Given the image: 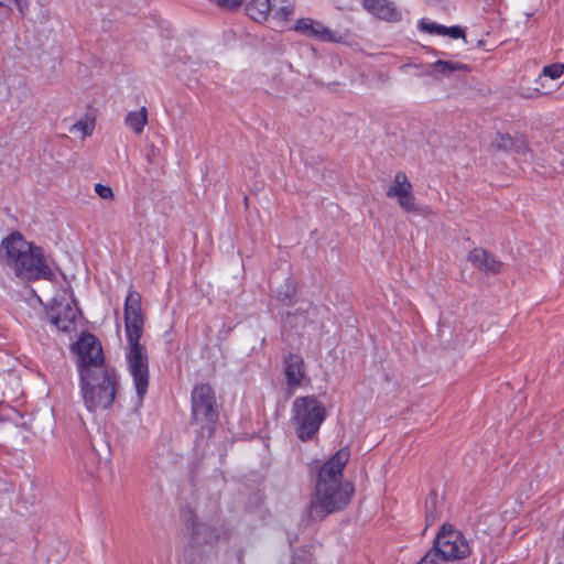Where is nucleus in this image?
<instances>
[{"mask_svg":"<svg viewBox=\"0 0 564 564\" xmlns=\"http://www.w3.org/2000/svg\"><path fill=\"white\" fill-rule=\"evenodd\" d=\"M349 457L348 448H340L319 468L307 511L311 520L321 521L350 502L354 487L350 482L343 481V469Z\"/></svg>","mask_w":564,"mask_h":564,"instance_id":"1","label":"nucleus"},{"mask_svg":"<svg viewBox=\"0 0 564 564\" xmlns=\"http://www.w3.org/2000/svg\"><path fill=\"white\" fill-rule=\"evenodd\" d=\"M143 324L141 295L130 289L124 301V330L127 339L124 360L126 369L135 389L137 406L142 405L150 381L148 350L145 346L140 344Z\"/></svg>","mask_w":564,"mask_h":564,"instance_id":"2","label":"nucleus"},{"mask_svg":"<svg viewBox=\"0 0 564 564\" xmlns=\"http://www.w3.org/2000/svg\"><path fill=\"white\" fill-rule=\"evenodd\" d=\"M1 248L2 263L18 278L26 281L55 279L42 248L26 241L19 232L4 238Z\"/></svg>","mask_w":564,"mask_h":564,"instance_id":"3","label":"nucleus"},{"mask_svg":"<svg viewBox=\"0 0 564 564\" xmlns=\"http://www.w3.org/2000/svg\"><path fill=\"white\" fill-rule=\"evenodd\" d=\"M79 375L80 394L85 408L89 412L111 408L119 383V377L111 366L86 369Z\"/></svg>","mask_w":564,"mask_h":564,"instance_id":"4","label":"nucleus"},{"mask_svg":"<svg viewBox=\"0 0 564 564\" xmlns=\"http://www.w3.org/2000/svg\"><path fill=\"white\" fill-rule=\"evenodd\" d=\"M325 420V408L313 395L299 397L292 404L291 421L297 437L303 441L313 440Z\"/></svg>","mask_w":564,"mask_h":564,"instance_id":"5","label":"nucleus"},{"mask_svg":"<svg viewBox=\"0 0 564 564\" xmlns=\"http://www.w3.org/2000/svg\"><path fill=\"white\" fill-rule=\"evenodd\" d=\"M192 419L209 431L214 429L218 412L215 393L208 384H197L192 391Z\"/></svg>","mask_w":564,"mask_h":564,"instance_id":"6","label":"nucleus"},{"mask_svg":"<svg viewBox=\"0 0 564 564\" xmlns=\"http://www.w3.org/2000/svg\"><path fill=\"white\" fill-rule=\"evenodd\" d=\"M451 563L470 554V545L464 534L451 524L443 525L433 545Z\"/></svg>","mask_w":564,"mask_h":564,"instance_id":"7","label":"nucleus"},{"mask_svg":"<svg viewBox=\"0 0 564 564\" xmlns=\"http://www.w3.org/2000/svg\"><path fill=\"white\" fill-rule=\"evenodd\" d=\"M77 370L83 373L86 369L108 367L99 339L93 334H84L75 345Z\"/></svg>","mask_w":564,"mask_h":564,"instance_id":"8","label":"nucleus"},{"mask_svg":"<svg viewBox=\"0 0 564 564\" xmlns=\"http://www.w3.org/2000/svg\"><path fill=\"white\" fill-rule=\"evenodd\" d=\"M77 314L78 308L73 299L69 301L54 299L48 312L51 323L62 332H69L77 318Z\"/></svg>","mask_w":564,"mask_h":564,"instance_id":"9","label":"nucleus"},{"mask_svg":"<svg viewBox=\"0 0 564 564\" xmlns=\"http://www.w3.org/2000/svg\"><path fill=\"white\" fill-rule=\"evenodd\" d=\"M387 196L397 198L399 206L404 212L416 210L413 187L404 172L394 175L392 185L387 191Z\"/></svg>","mask_w":564,"mask_h":564,"instance_id":"10","label":"nucleus"},{"mask_svg":"<svg viewBox=\"0 0 564 564\" xmlns=\"http://www.w3.org/2000/svg\"><path fill=\"white\" fill-rule=\"evenodd\" d=\"M293 30L301 35L313 37L323 42H339L341 36L325 26L322 22L311 18H301L295 21Z\"/></svg>","mask_w":564,"mask_h":564,"instance_id":"11","label":"nucleus"},{"mask_svg":"<svg viewBox=\"0 0 564 564\" xmlns=\"http://www.w3.org/2000/svg\"><path fill=\"white\" fill-rule=\"evenodd\" d=\"M284 376L288 393L292 394L301 386L305 377L304 360L300 355L290 354L284 359Z\"/></svg>","mask_w":564,"mask_h":564,"instance_id":"12","label":"nucleus"},{"mask_svg":"<svg viewBox=\"0 0 564 564\" xmlns=\"http://www.w3.org/2000/svg\"><path fill=\"white\" fill-rule=\"evenodd\" d=\"M187 528L192 531V540L195 544H210L220 538L218 528L204 521L192 518L187 523Z\"/></svg>","mask_w":564,"mask_h":564,"instance_id":"13","label":"nucleus"},{"mask_svg":"<svg viewBox=\"0 0 564 564\" xmlns=\"http://www.w3.org/2000/svg\"><path fill=\"white\" fill-rule=\"evenodd\" d=\"M364 8L381 20L399 21L401 19L400 11L389 0H364Z\"/></svg>","mask_w":564,"mask_h":564,"instance_id":"14","label":"nucleus"},{"mask_svg":"<svg viewBox=\"0 0 564 564\" xmlns=\"http://www.w3.org/2000/svg\"><path fill=\"white\" fill-rule=\"evenodd\" d=\"M468 260L485 273H499L503 265L501 261L497 260L481 248L473 249L468 254Z\"/></svg>","mask_w":564,"mask_h":564,"instance_id":"15","label":"nucleus"},{"mask_svg":"<svg viewBox=\"0 0 564 564\" xmlns=\"http://www.w3.org/2000/svg\"><path fill=\"white\" fill-rule=\"evenodd\" d=\"M271 20L275 28H284L294 14V0H271Z\"/></svg>","mask_w":564,"mask_h":564,"instance_id":"16","label":"nucleus"},{"mask_svg":"<svg viewBox=\"0 0 564 564\" xmlns=\"http://www.w3.org/2000/svg\"><path fill=\"white\" fill-rule=\"evenodd\" d=\"M271 0H250L246 4L247 14L257 22H264L270 17Z\"/></svg>","mask_w":564,"mask_h":564,"instance_id":"17","label":"nucleus"},{"mask_svg":"<svg viewBox=\"0 0 564 564\" xmlns=\"http://www.w3.org/2000/svg\"><path fill=\"white\" fill-rule=\"evenodd\" d=\"M124 124L135 134H141L148 124V109L141 107L139 110L129 111L124 118Z\"/></svg>","mask_w":564,"mask_h":564,"instance_id":"18","label":"nucleus"},{"mask_svg":"<svg viewBox=\"0 0 564 564\" xmlns=\"http://www.w3.org/2000/svg\"><path fill=\"white\" fill-rule=\"evenodd\" d=\"M431 67L434 69L435 73L446 76L454 72L469 70V67L466 64L442 59H438L431 64Z\"/></svg>","mask_w":564,"mask_h":564,"instance_id":"19","label":"nucleus"},{"mask_svg":"<svg viewBox=\"0 0 564 564\" xmlns=\"http://www.w3.org/2000/svg\"><path fill=\"white\" fill-rule=\"evenodd\" d=\"M564 74V64L554 63L543 67L542 73L536 78L535 83L542 88H546L544 78L557 79Z\"/></svg>","mask_w":564,"mask_h":564,"instance_id":"20","label":"nucleus"},{"mask_svg":"<svg viewBox=\"0 0 564 564\" xmlns=\"http://www.w3.org/2000/svg\"><path fill=\"white\" fill-rule=\"evenodd\" d=\"M95 128V119L85 116L78 121H76L72 127L69 128V132L74 134H79L80 138H86L87 135H90Z\"/></svg>","mask_w":564,"mask_h":564,"instance_id":"21","label":"nucleus"},{"mask_svg":"<svg viewBox=\"0 0 564 564\" xmlns=\"http://www.w3.org/2000/svg\"><path fill=\"white\" fill-rule=\"evenodd\" d=\"M492 145L499 150H516L520 152V150H525L522 143L513 142L512 138L509 134L497 133L496 138L492 141Z\"/></svg>","mask_w":564,"mask_h":564,"instance_id":"22","label":"nucleus"},{"mask_svg":"<svg viewBox=\"0 0 564 564\" xmlns=\"http://www.w3.org/2000/svg\"><path fill=\"white\" fill-rule=\"evenodd\" d=\"M296 294L295 284L291 281H285L276 291V299L285 304L290 305Z\"/></svg>","mask_w":564,"mask_h":564,"instance_id":"23","label":"nucleus"},{"mask_svg":"<svg viewBox=\"0 0 564 564\" xmlns=\"http://www.w3.org/2000/svg\"><path fill=\"white\" fill-rule=\"evenodd\" d=\"M419 29L430 34L443 35V32L445 31V25L422 19L419 23Z\"/></svg>","mask_w":564,"mask_h":564,"instance_id":"24","label":"nucleus"},{"mask_svg":"<svg viewBox=\"0 0 564 564\" xmlns=\"http://www.w3.org/2000/svg\"><path fill=\"white\" fill-rule=\"evenodd\" d=\"M544 89L545 88H542L540 85L534 88H527L521 91V96L527 99H533V98L540 97L542 95H545L546 91Z\"/></svg>","mask_w":564,"mask_h":564,"instance_id":"25","label":"nucleus"},{"mask_svg":"<svg viewBox=\"0 0 564 564\" xmlns=\"http://www.w3.org/2000/svg\"><path fill=\"white\" fill-rule=\"evenodd\" d=\"M218 7L235 10L241 7L243 0H213Z\"/></svg>","mask_w":564,"mask_h":564,"instance_id":"26","label":"nucleus"},{"mask_svg":"<svg viewBox=\"0 0 564 564\" xmlns=\"http://www.w3.org/2000/svg\"><path fill=\"white\" fill-rule=\"evenodd\" d=\"M443 35H448L452 39H460L465 36L464 30L457 25L445 26Z\"/></svg>","mask_w":564,"mask_h":564,"instance_id":"27","label":"nucleus"},{"mask_svg":"<svg viewBox=\"0 0 564 564\" xmlns=\"http://www.w3.org/2000/svg\"><path fill=\"white\" fill-rule=\"evenodd\" d=\"M95 192L104 199H109L113 196L112 189L109 186L102 184H96Z\"/></svg>","mask_w":564,"mask_h":564,"instance_id":"28","label":"nucleus"},{"mask_svg":"<svg viewBox=\"0 0 564 564\" xmlns=\"http://www.w3.org/2000/svg\"><path fill=\"white\" fill-rule=\"evenodd\" d=\"M11 12V4L0 1V23L6 22L10 18Z\"/></svg>","mask_w":564,"mask_h":564,"instance_id":"29","label":"nucleus"},{"mask_svg":"<svg viewBox=\"0 0 564 564\" xmlns=\"http://www.w3.org/2000/svg\"><path fill=\"white\" fill-rule=\"evenodd\" d=\"M11 3L20 12L21 15H25L29 11V2L26 0H12Z\"/></svg>","mask_w":564,"mask_h":564,"instance_id":"30","label":"nucleus"},{"mask_svg":"<svg viewBox=\"0 0 564 564\" xmlns=\"http://www.w3.org/2000/svg\"><path fill=\"white\" fill-rule=\"evenodd\" d=\"M290 564H306V562L303 558L293 557Z\"/></svg>","mask_w":564,"mask_h":564,"instance_id":"31","label":"nucleus"}]
</instances>
